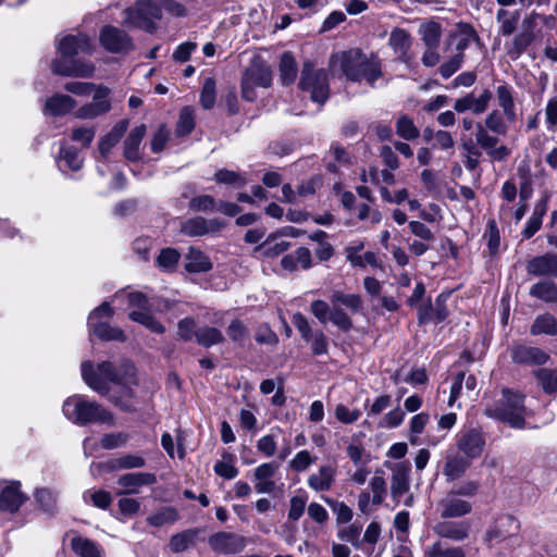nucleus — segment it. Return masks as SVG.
Wrapping results in <instances>:
<instances>
[{"label": "nucleus", "instance_id": "nucleus-43", "mask_svg": "<svg viewBox=\"0 0 557 557\" xmlns=\"http://www.w3.org/2000/svg\"><path fill=\"white\" fill-rule=\"evenodd\" d=\"M196 341L203 347H211L224 341L222 332L212 326H202L195 332Z\"/></svg>", "mask_w": 557, "mask_h": 557}, {"label": "nucleus", "instance_id": "nucleus-22", "mask_svg": "<svg viewBox=\"0 0 557 557\" xmlns=\"http://www.w3.org/2000/svg\"><path fill=\"white\" fill-rule=\"evenodd\" d=\"M364 248L363 240H356L345 247L346 260L352 265L358 268H364L371 265L373 268H382L377 257L372 251H367L363 256H360V251Z\"/></svg>", "mask_w": 557, "mask_h": 557}, {"label": "nucleus", "instance_id": "nucleus-20", "mask_svg": "<svg viewBox=\"0 0 557 557\" xmlns=\"http://www.w3.org/2000/svg\"><path fill=\"white\" fill-rule=\"evenodd\" d=\"M411 467L408 462H398L392 468L391 494L396 503L408 493Z\"/></svg>", "mask_w": 557, "mask_h": 557}, {"label": "nucleus", "instance_id": "nucleus-41", "mask_svg": "<svg viewBox=\"0 0 557 557\" xmlns=\"http://www.w3.org/2000/svg\"><path fill=\"white\" fill-rule=\"evenodd\" d=\"M530 295L545 302L557 301V284L552 281L539 282L532 285Z\"/></svg>", "mask_w": 557, "mask_h": 557}, {"label": "nucleus", "instance_id": "nucleus-17", "mask_svg": "<svg viewBox=\"0 0 557 557\" xmlns=\"http://www.w3.org/2000/svg\"><path fill=\"white\" fill-rule=\"evenodd\" d=\"M209 545L219 554H236L244 549L246 540L235 533L218 532L209 537Z\"/></svg>", "mask_w": 557, "mask_h": 557}, {"label": "nucleus", "instance_id": "nucleus-42", "mask_svg": "<svg viewBox=\"0 0 557 557\" xmlns=\"http://www.w3.org/2000/svg\"><path fill=\"white\" fill-rule=\"evenodd\" d=\"M531 334L557 335V320L549 313L539 315L531 326Z\"/></svg>", "mask_w": 557, "mask_h": 557}, {"label": "nucleus", "instance_id": "nucleus-46", "mask_svg": "<svg viewBox=\"0 0 557 557\" xmlns=\"http://www.w3.org/2000/svg\"><path fill=\"white\" fill-rule=\"evenodd\" d=\"M195 127V110L190 107H185L180 113L176 125V134L178 136H186L191 133Z\"/></svg>", "mask_w": 557, "mask_h": 557}, {"label": "nucleus", "instance_id": "nucleus-16", "mask_svg": "<svg viewBox=\"0 0 557 557\" xmlns=\"http://www.w3.org/2000/svg\"><path fill=\"white\" fill-rule=\"evenodd\" d=\"M157 482L153 473L148 472H129L119 476L117 484L121 487L116 494H138L143 486L152 485Z\"/></svg>", "mask_w": 557, "mask_h": 557}, {"label": "nucleus", "instance_id": "nucleus-49", "mask_svg": "<svg viewBox=\"0 0 557 557\" xmlns=\"http://www.w3.org/2000/svg\"><path fill=\"white\" fill-rule=\"evenodd\" d=\"M214 180L219 184L233 185L237 187H243L247 184V178L240 173L226 169L216 171Z\"/></svg>", "mask_w": 557, "mask_h": 557}, {"label": "nucleus", "instance_id": "nucleus-60", "mask_svg": "<svg viewBox=\"0 0 557 557\" xmlns=\"http://www.w3.org/2000/svg\"><path fill=\"white\" fill-rule=\"evenodd\" d=\"M306 342L311 345V351L314 356L325 355L329 351V342L322 331L313 332L310 339Z\"/></svg>", "mask_w": 557, "mask_h": 557}, {"label": "nucleus", "instance_id": "nucleus-28", "mask_svg": "<svg viewBox=\"0 0 557 557\" xmlns=\"http://www.w3.org/2000/svg\"><path fill=\"white\" fill-rule=\"evenodd\" d=\"M471 465V460L459 453L448 454L443 468V474L447 482L460 479Z\"/></svg>", "mask_w": 557, "mask_h": 557}, {"label": "nucleus", "instance_id": "nucleus-30", "mask_svg": "<svg viewBox=\"0 0 557 557\" xmlns=\"http://www.w3.org/2000/svg\"><path fill=\"white\" fill-rule=\"evenodd\" d=\"M18 487V484H11L2 490L0 494V511L13 513L23 505L25 497Z\"/></svg>", "mask_w": 557, "mask_h": 557}, {"label": "nucleus", "instance_id": "nucleus-47", "mask_svg": "<svg viewBox=\"0 0 557 557\" xmlns=\"http://www.w3.org/2000/svg\"><path fill=\"white\" fill-rule=\"evenodd\" d=\"M290 247V243L286 240L273 242L267 239L263 244L256 247L255 252H261L267 258L277 257L278 255L285 252Z\"/></svg>", "mask_w": 557, "mask_h": 557}, {"label": "nucleus", "instance_id": "nucleus-1", "mask_svg": "<svg viewBox=\"0 0 557 557\" xmlns=\"http://www.w3.org/2000/svg\"><path fill=\"white\" fill-rule=\"evenodd\" d=\"M82 377L92 391L107 396L121 410H135L131 387L136 384V372L129 361H123L117 368L110 361H103L98 364L97 371L91 361H84Z\"/></svg>", "mask_w": 557, "mask_h": 557}, {"label": "nucleus", "instance_id": "nucleus-21", "mask_svg": "<svg viewBox=\"0 0 557 557\" xmlns=\"http://www.w3.org/2000/svg\"><path fill=\"white\" fill-rule=\"evenodd\" d=\"M223 226L224 223L219 219L207 220L202 216H195L182 223L181 232L187 236H203L216 233Z\"/></svg>", "mask_w": 557, "mask_h": 557}, {"label": "nucleus", "instance_id": "nucleus-26", "mask_svg": "<svg viewBox=\"0 0 557 557\" xmlns=\"http://www.w3.org/2000/svg\"><path fill=\"white\" fill-rule=\"evenodd\" d=\"M529 274L557 277V255L546 253L531 259L527 264Z\"/></svg>", "mask_w": 557, "mask_h": 557}, {"label": "nucleus", "instance_id": "nucleus-64", "mask_svg": "<svg viewBox=\"0 0 557 557\" xmlns=\"http://www.w3.org/2000/svg\"><path fill=\"white\" fill-rule=\"evenodd\" d=\"M334 413L336 419L345 424L354 423L361 417V411L359 409H349L343 404H338L335 407Z\"/></svg>", "mask_w": 557, "mask_h": 557}, {"label": "nucleus", "instance_id": "nucleus-24", "mask_svg": "<svg viewBox=\"0 0 557 557\" xmlns=\"http://www.w3.org/2000/svg\"><path fill=\"white\" fill-rule=\"evenodd\" d=\"M76 106V100L71 96L54 94L46 100L42 112L45 115L63 116L71 113Z\"/></svg>", "mask_w": 557, "mask_h": 557}, {"label": "nucleus", "instance_id": "nucleus-35", "mask_svg": "<svg viewBox=\"0 0 557 557\" xmlns=\"http://www.w3.org/2000/svg\"><path fill=\"white\" fill-rule=\"evenodd\" d=\"M127 129V121L117 122L113 128L99 141V152L107 158L110 150L120 141Z\"/></svg>", "mask_w": 557, "mask_h": 557}, {"label": "nucleus", "instance_id": "nucleus-61", "mask_svg": "<svg viewBox=\"0 0 557 557\" xmlns=\"http://www.w3.org/2000/svg\"><path fill=\"white\" fill-rule=\"evenodd\" d=\"M37 503L45 511L51 512L57 505V495L48 488H39L35 494Z\"/></svg>", "mask_w": 557, "mask_h": 557}, {"label": "nucleus", "instance_id": "nucleus-58", "mask_svg": "<svg viewBox=\"0 0 557 557\" xmlns=\"http://www.w3.org/2000/svg\"><path fill=\"white\" fill-rule=\"evenodd\" d=\"M404 410L400 407H396L384 414L379 422V426L382 429H395L404 422Z\"/></svg>", "mask_w": 557, "mask_h": 557}, {"label": "nucleus", "instance_id": "nucleus-63", "mask_svg": "<svg viewBox=\"0 0 557 557\" xmlns=\"http://www.w3.org/2000/svg\"><path fill=\"white\" fill-rule=\"evenodd\" d=\"M307 504L305 494L294 495L289 500L288 518L297 521L304 513Z\"/></svg>", "mask_w": 557, "mask_h": 557}, {"label": "nucleus", "instance_id": "nucleus-52", "mask_svg": "<svg viewBox=\"0 0 557 557\" xmlns=\"http://www.w3.org/2000/svg\"><path fill=\"white\" fill-rule=\"evenodd\" d=\"M535 375L545 393L553 394L557 391V371L540 369L535 371Z\"/></svg>", "mask_w": 557, "mask_h": 557}, {"label": "nucleus", "instance_id": "nucleus-29", "mask_svg": "<svg viewBox=\"0 0 557 557\" xmlns=\"http://www.w3.org/2000/svg\"><path fill=\"white\" fill-rule=\"evenodd\" d=\"M388 44L397 59L406 63L411 60V55L409 53L411 47V37L405 29H393L388 38Z\"/></svg>", "mask_w": 557, "mask_h": 557}, {"label": "nucleus", "instance_id": "nucleus-18", "mask_svg": "<svg viewBox=\"0 0 557 557\" xmlns=\"http://www.w3.org/2000/svg\"><path fill=\"white\" fill-rule=\"evenodd\" d=\"M278 471L275 462H264L253 470L255 490L259 494H273L277 490L274 475Z\"/></svg>", "mask_w": 557, "mask_h": 557}, {"label": "nucleus", "instance_id": "nucleus-7", "mask_svg": "<svg viewBox=\"0 0 557 557\" xmlns=\"http://www.w3.org/2000/svg\"><path fill=\"white\" fill-rule=\"evenodd\" d=\"M541 18L542 15L536 12H531L523 17L520 32L505 45L506 53L511 60H518L533 44L536 38L539 20Z\"/></svg>", "mask_w": 557, "mask_h": 557}, {"label": "nucleus", "instance_id": "nucleus-13", "mask_svg": "<svg viewBox=\"0 0 557 557\" xmlns=\"http://www.w3.org/2000/svg\"><path fill=\"white\" fill-rule=\"evenodd\" d=\"M99 40L101 46L112 53L127 52L133 48L129 36L123 30L110 25L101 29Z\"/></svg>", "mask_w": 557, "mask_h": 557}, {"label": "nucleus", "instance_id": "nucleus-14", "mask_svg": "<svg viewBox=\"0 0 557 557\" xmlns=\"http://www.w3.org/2000/svg\"><path fill=\"white\" fill-rule=\"evenodd\" d=\"M470 522L466 520L443 519L433 527V532L441 539L462 542L469 537Z\"/></svg>", "mask_w": 557, "mask_h": 557}, {"label": "nucleus", "instance_id": "nucleus-6", "mask_svg": "<svg viewBox=\"0 0 557 557\" xmlns=\"http://www.w3.org/2000/svg\"><path fill=\"white\" fill-rule=\"evenodd\" d=\"M272 83L270 66L261 59L256 58L244 72L242 78V96L247 101L256 99L255 87L268 88Z\"/></svg>", "mask_w": 557, "mask_h": 557}, {"label": "nucleus", "instance_id": "nucleus-62", "mask_svg": "<svg viewBox=\"0 0 557 557\" xmlns=\"http://www.w3.org/2000/svg\"><path fill=\"white\" fill-rule=\"evenodd\" d=\"M330 321L343 331H349L352 327V322L348 314L337 306H333L330 317Z\"/></svg>", "mask_w": 557, "mask_h": 557}, {"label": "nucleus", "instance_id": "nucleus-9", "mask_svg": "<svg viewBox=\"0 0 557 557\" xmlns=\"http://www.w3.org/2000/svg\"><path fill=\"white\" fill-rule=\"evenodd\" d=\"M129 307L136 308L128 314L134 322L140 323L154 333H163L164 326L150 314V305L147 297L141 293H129L127 295Z\"/></svg>", "mask_w": 557, "mask_h": 557}, {"label": "nucleus", "instance_id": "nucleus-51", "mask_svg": "<svg viewBox=\"0 0 557 557\" xmlns=\"http://www.w3.org/2000/svg\"><path fill=\"white\" fill-rule=\"evenodd\" d=\"M180 253L173 248L162 249L157 258V265L163 271L171 272L176 268Z\"/></svg>", "mask_w": 557, "mask_h": 557}, {"label": "nucleus", "instance_id": "nucleus-38", "mask_svg": "<svg viewBox=\"0 0 557 557\" xmlns=\"http://www.w3.org/2000/svg\"><path fill=\"white\" fill-rule=\"evenodd\" d=\"M146 465V460L140 455L126 454L107 462V468L111 471L139 469Z\"/></svg>", "mask_w": 557, "mask_h": 557}, {"label": "nucleus", "instance_id": "nucleus-11", "mask_svg": "<svg viewBox=\"0 0 557 557\" xmlns=\"http://www.w3.org/2000/svg\"><path fill=\"white\" fill-rule=\"evenodd\" d=\"M126 13L132 25L149 32L153 28V21L161 17V9L152 0H138Z\"/></svg>", "mask_w": 557, "mask_h": 557}, {"label": "nucleus", "instance_id": "nucleus-33", "mask_svg": "<svg viewBox=\"0 0 557 557\" xmlns=\"http://www.w3.org/2000/svg\"><path fill=\"white\" fill-rule=\"evenodd\" d=\"M520 20V12L518 10L509 11L507 9H499L496 12V22L498 24V34L505 37L513 35Z\"/></svg>", "mask_w": 557, "mask_h": 557}, {"label": "nucleus", "instance_id": "nucleus-12", "mask_svg": "<svg viewBox=\"0 0 557 557\" xmlns=\"http://www.w3.org/2000/svg\"><path fill=\"white\" fill-rule=\"evenodd\" d=\"M519 528L520 523L516 518L509 515L502 516L487 530L485 542L490 547H494L502 542L510 541L516 537Z\"/></svg>", "mask_w": 557, "mask_h": 557}, {"label": "nucleus", "instance_id": "nucleus-37", "mask_svg": "<svg viewBox=\"0 0 557 557\" xmlns=\"http://www.w3.org/2000/svg\"><path fill=\"white\" fill-rule=\"evenodd\" d=\"M146 134L144 124L133 128L124 143V156L126 159L134 161L139 158V146Z\"/></svg>", "mask_w": 557, "mask_h": 557}, {"label": "nucleus", "instance_id": "nucleus-32", "mask_svg": "<svg viewBox=\"0 0 557 557\" xmlns=\"http://www.w3.org/2000/svg\"><path fill=\"white\" fill-rule=\"evenodd\" d=\"M185 269L190 273L207 272L212 269V262L205 252L190 247L185 257Z\"/></svg>", "mask_w": 557, "mask_h": 557}, {"label": "nucleus", "instance_id": "nucleus-53", "mask_svg": "<svg viewBox=\"0 0 557 557\" xmlns=\"http://www.w3.org/2000/svg\"><path fill=\"white\" fill-rule=\"evenodd\" d=\"M420 34L428 48H435L441 38V27L436 23H428L421 26Z\"/></svg>", "mask_w": 557, "mask_h": 557}, {"label": "nucleus", "instance_id": "nucleus-36", "mask_svg": "<svg viewBox=\"0 0 557 557\" xmlns=\"http://www.w3.org/2000/svg\"><path fill=\"white\" fill-rule=\"evenodd\" d=\"M512 92V88L506 84H502L496 88L498 106L503 109L509 122L516 121L517 117Z\"/></svg>", "mask_w": 557, "mask_h": 557}, {"label": "nucleus", "instance_id": "nucleus-5", "mask_svg": "<svg viewBox=\"0 0 557 557\" xmlns=\"http://www.w3.org/2000/svg\"><path fill=\"white\" fill-rule=\"evenodd\" d=\"M485 416L507 423L515 429H523L529 414L524 406V395L510 389H503L500 398L484 409Z\"/></svg>", "mask_w": 557, "mask_h": 557}, {"label": "nucleus", "instance_id": "nucleus-57", "mask_svg": "<svg viewBox=\"0 0 557 557\" xmlns=\"http://www.w3.org/2000/svg\"><path fill=\"white\" fill-rule=\"evenodd\" d=\"M200 103L203 109H211L215 103V82L209 77L205 79L201 94Z\"/></svg>", "mask_w": 557, "mask_h": 557}, {"label": "nucleus", "instance_id": "nucleus-39", "mask_svg": "<svg viewBox=\"0 0 557 557\" xmlns=\"http://www.w3.org/2000/svg\"><path fill=\"white\" fill-rule=\"evenodd\" d=\"M71 547L79 557H101L100 547L91 540L79 535L71 540Z\"/></svg>", "mask_w": 557, "mask_h": 557}, {"label": "nucleus", "instance_id": "nucleus-50", "mask_svg": "<svg viewBox=\"0 0 557 557\" xmlns=\"http://www.w3.org/2000/svg\"><path fill=\"white\" fill-rule=\"evenodd\" d=\"M369 487L372 492V504L381 505L386 496V481L382 473L376 472L370 480Z\"/></svg>", "mask_w": 557, "mask_h": 557}, {"label": "nucleus", "instance_id": "nucleus-3", "mask_svg": "<svg viewBox=\"0 0 557 557\" xmlns=\"http://www.w3.org/2000/svg\"><path fill=\"white\" fill-rule=\"evenodd\" d=\"M334 66L338 65L343 74L352 82L364 79L369 85L382 76V64L374 54H366L360 49L339 52L332 58Z\"/></svg>", "mask_w": 557, "mask_h": 557}, {"label": "nucleus", "instance_id": "nucleus-2", "mask_svg": "<svg viewBox=\"0 0 557 557\" xmlns=\"http://www.w3.org/2000/svg\"><path fill=\"white\" fill-rule=\"evenodd\" d=\"M59 57L51 62V71L55 75L89 78L95 73L92 62L76 59L78 54H91L95 45L86 34L65 35L58 39Z\"/></svg>", "mask_w": 557, "mask_h": 557}, {"label": "nucleus", "instance_id": "nucleus-54", "mask_svg": "<svg viewBox=\"0 0 557 557\" xmlns=\"http://www.w3.org/2000/svg\"><path fill=\"white\" fill-rule=\"evenodd\" d=\"M96 135V128L94 126H77L74 127L71 132V139L75 143L81 144L83 147L87 148L94 140Z\"/></svg>", "mask_w": 557, "mask_h": 557}, {"label": "nucleus", "instance_id": "nucleus-15", "mask_svg": "<svg viewBox=\"0 0 557 557\" xmlns=\"http://www.w3.org/2000/svg\"><path fill=\"white\" fill-rule=\"evenodd\" d=\"M485 446L482 433L475 429L462 431L457 441V447L469 460L481 456Z\"/></svg>", "mask_w": 557, "mask_h": 557}, {"label": "nucleus", "instance_id": "nucleus-40", "mask_svg": "<svg viewBox=\"0 0 557 557\" xmlns=\"http://www.w3.org/2000/svg\"><path fill=\"white\" fill-rule=\"evenodd\" d=\"M425 557H466V553L460 546H447L441 541L434 542L428 546L424 552Z\"/></svg>", "mask_w": 557, "mask_h": 557}, {"label": "nucleus", "instance_id": "nucleus-4", "mask_svg": "<svg viewBox=\"0 0 557 557\" xmlns=\"http://www.w3.org/2000/svg\"><path fill=\"white\" fill-rule=\"evenodd\" d=\"M62 411L65 418L76 425L101 423L112 426L115 424L112 412L98 403L88 400L83 395H73L66 398Z\"/></svg>", "mask_w": 557, "mask_h": 557}, {"label": "nucleus", "instance_id": "nucleus-48", "mask_svg": "<svg viewBox=\"0 0 557 557\" xmlns=\"http://www.w3.org/2000/svg\"><path fill=\"white\" fill-rule=\"evenodd\" d=\"M178 519L177 511L172 507H165L160 511L150 515L147 522L153 527H162L175 522Z\"/></svg>", "mask_w": 557, "mask_h": 557}, {"label": "nucleus", "instance_id": "nucleus-23", "mask_svg": "<svg viewBox=\"0 0 557 557\" xmlns=\"http://www.w3.org/2000/svg\"><path fill=\"white\" fill-rule=\"evenodd\" d=\"M475 138L478 145L484 149L493 160L502 161L508 157V148L503 145L497 147L498 138L490 135L487 129L484 128L481 124H478L476 126Z\"/></svg>", "mask_w": 557, "mask_h": 557}, {"label": "nucleus", "instance_id": "nucleus-19", "mask_svg": "<svg viewBox=\"0 0 557 557\" xmlns=\"http://www.w3.org/2000/svg\"><path fill=\"white\" fill-rule=\"evenodd\" d=\"M438 508L442 519H456L471 513L472 504L447 492L438 502Z\"/></svg>", "mask_w": 557, "mask_h": 557}, {"label": "nucleus", "instance_id": "nucleus-56", "mask_svg": "<svg viewBox=\"0 0 557 557\" xmlns=\"http://www.w3.org/2000/svg\"><path fill=\"white\" fill-rule=\"evenodd\" d=\"M196 533L194 531H185L173 535L170 540V547L175 553L186 550L194 542Z\"/></svg>", "mask_w": 557, "mask_h": 557}, {"label": "nucleus", "instance_id": "nucleus-8", "mask_svg": "<svg viewBox=\"0 0 557 557\" xmlns=\"http://www.w3.org/2000/svg\"><path fill=\"white\" fill-rule=\"evenodd\" d=\"M299 87L309 91L314 102L323 104L329 98L327 73L323 69L314 70L311 63L306 62L301 71Z\"/></svg>", "mask_w": 557, "mask_h": 557}, {"label": "nucleus", "instance_id": "nucleus-25", "mask_svg": "<svg viewBox=\"0 0 557 557\" xmlns=\"http://www.w3.org/2000/svg\"><path fill=\"white\" fill-rule=\"evenodd\" d=\"M335 476L336 468L332 465H323L308 476L307 485L314 492H327L332 488Z\"/></svg>", "mask_w": 557, "mask_h": 557}, {"label": "nucleus", "instance_id": "nucleus-59", "mask_svg": "<svg viewBox=\"0 0 557 557\" xmlns=\"http://www.w3.org/2000/svg\"><path fill=\"white\" fill-rule=\"evenodd\" d=\"M485 126L487 129L497 135H505L507 133V125L503 115L496 110L487 114L485 119Z\"/></svg>", "mask_w": 557, "mask_h": 557}, {"label": "nucleus", "instance_id": "nucleus-27", "mask_svg": "<svg viewBox=\"0 0 557 557\" xmlns=\"http://www.w3.org/2000/svg\"><path fill=\"white\" fill-rule=\"evenodd\" d=\"M511 358L516 363L521 364H544L548 355L537 347L519 345L512 348Z\"/></svg>", "mask_w": 557, "mask_h": 557}, {"label": "nucleus", "instance_id": "nucleus-10", "mask_svg": "<svg viewBox=\"0 0 557 557\" xmlns=\"http://www.w3.org/2000/svg\"><path fill=\"white\" fill-rule=\"evenodd\" d=\"M110 95L109 87L97 86L96 92L92 94V101L74 111V116L79 120H94L108 113L112 109Z\"/></svg>", "mask_w": 557, "mask_h": 557}, {"label": "nucleus", "instance_id": "nucleus-31", "mask_svg": "<svg viewBox=\"0 0 557 557\" xmlns=\"http://www.w3.org/2000/svg\"><path fill=\"white\" fill-rule=\"evenodd\" d=\"M83 162L84 159L77 148L66 145L61 146L58 158V166L61 171H78L82 169Z\"/></svg>", "mask_w": 557, "mask_h": 557}, {"label": "nucleus", "instance_id": "nucleus-45", "mask_svg": "<svg viewBox=\"0 0 557 557\" xmlns=\"http://www.w3.org/2000/svg\"><path fill=\"white\" fill-rule=\"evenodd\" d=\"M396 133L399 137L406 140H412L419 137L420 132L414 125L411 117L408 115H400L396 121Z\"/></svg>", "mask_w": 557, "mask_h": 557}, {"label": "nucleus", "instance_id": "nucleus-34", "mask_svg": "<svg viewBox=\"0 0 557 557\" xmlns=\"http://www.w3.org/2000/svg\"><path fill=\"white\" fill-rule=\"evenodd\" d=\"M89 332L103 341H125V335L121 329L112 327L101 320L88 321Z\"/></svg>", "mask_w": 557, "mask_h": 557}, {"label": "nucleus", "instance_id": "nucleus-44", "mask_svg": "<svg viewBox=\"0 0 557 557\" xmlns=\"http://www.w3.org/2000/svg\"><path fill=\"white\" fill-rule=\"evenodd\" d=\"M280 75L285 85L292 84L297 76L296 61L289 52L283 53L281 58Z\"/></svg>", "mask_w": 557, "mask_h": 557}, {"label": "nucleus", "instance_id": "nucleus-55", "mask_svg": "<svg viewBox=\"0 0 557 557\" xmlns=\"http://www.w3.org/2000/svg\"><path fill=\"white\" fill-rule=\"evenodd\" d=\"M317 460L308 450L298 451L289 461V468L295 472H304Z\"/></svg>", "mask_w": 557, "mask_h": 557}]
</instances>
